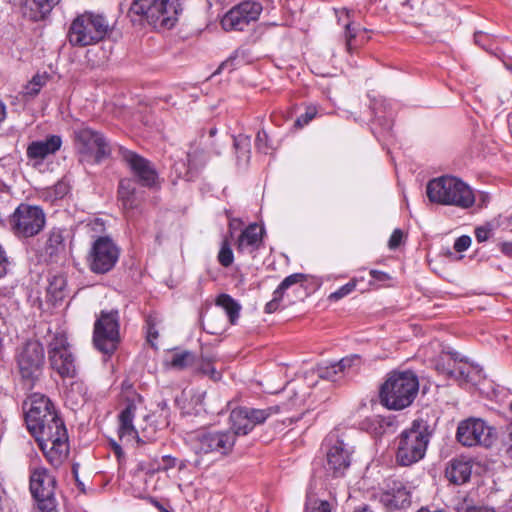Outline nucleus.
Listing matches in <instances>:
<instances>
[{"label": "nucleus", "instance_id": "bb28decb", "mask_svg": "<svg viewBox=\"0 0 512 512\" xmlns=\"http://www.w3.org/2000/svg\"><path fill=\"white\" fill-rule=\"evenodd\" d=\"M472 468L473 461L470 458H454L448 463L445 476L451 483L462 485L470 480Z\"/></svg>", "mask_w": 512, "mask_h": 512}, {"label": "nucleus", "instance_id": "3c124183", "mask_svg": "<svg viewBox=\"0 0 512 512\" xmlns=\"http://www.w3.org/2000/svg\"><path fill=\"white\" fill-rule=\"evenodd\" d=\"M200 156H201V153L196 150L193 152L187 153V156H186L187 167H188L187 174L190 175L189 176L190 178L193 176V172H196L199 168V166L197 164V159Z\"/></svg>", "mask_w": 512, "mask_h": 512}, {"label": "nucleus", "instance_id": "a878e982", "mask_svg": "<svg viewBox=\"0 0 512 512\" xmlns=\"http://www.w3.org/2000/svg\"><path fill=\"white\" fill-rule=\"evenodd\" d=\"M380 502L389 510L403 509L411 504V492L401 482L380 495Z\"/></svg>", "mask_w": 512, "mask_h": 512}, {"label": "nucleus", "instance_id": "c03bdc74", "mask_svg": "<svg viewBox=\"0 0 512 512\" xmlns=\"http://www.w3.org/2000/svg\"><path fill=\"white\" fill-rule=\"evenodd\" d=\"M305 279V275L302 273H294L283 279V281L276 288L277 291L284 295L285 291L291 286L302 282Z\"/></svg>", "mask_w": 512, "mask_h": 512}, {"label": "nucleus", "instance_id": "cd10ccee", "mask_svg": "<svg viewBox=\"0 0 512 512\" xmlns=\"http://www.w3.org/2000/svg\"><path fill=\"white\" fill-rule=\"evenodd\" d=\"M61 0H25L22 6L23 16L33 22L46 20L53 8Z\"/></svg>", "mask_w": 512, "mask_h": 512}, {"label": "nucleus", "instance_id": "ddd939ff", "mask_svg": "<svg viewBox=\"0 0 512 512\" xmlns=\"http://www.w3.org/2000/svg\"><path fill=\"white\" fill-rule=\"evenodd\" d=\"M280 406H270L265 409L238 407L231 411L229 421L230 432L238 435H247L256 425L263 424L270 416L279 413Z\"/></svg>", "mask_w": 512, "mask_h": 512}, {"label": "nucleus", "instance_id": "6ab92c4d", "mask_svg": "<svg viewBox=\"0 0 512 512\" xmlns=\"http://www.w3.org/2000/svg\"><path fill=\"white\" fill-rule=\"evenodd\" d=\"M453 363L447 362L441 374L453 378L460 383H471L477 385L484 379L483 369L466 358L460 357L457 352L452 353Z\"/></svg>", "mask_w": 512, "mask_h": 512}, {"label": "nucleus", "instance_id": "f3484780", "mask_svg": "<svg viewBox=\"0 0 512 512\" xmlns=\"http://www.w3.org/2000/svg\"><path fill=\"white\" fill-rule=\"evenodd\" d=\"M75 141L79 152L93 155L96 163H100L111 154L110 145L104 135L90 128L75 131Z\"/></svg>", "mask_w": 512, "mask_h": 512}, {"label": "nucleus", "instance_id": "338daca9", "mask_svg": "<svg viewBox=\"0 0 512 512\" xmlns=\"http://www.w3.org/2000/svg\"><path fill=\"white\" fill-rule=\"evenodd\" d=\"M6 118V106L2 101H0V123L3 122Z\"/></svg>", "mask_w": 512, "mask_h": 512}, {"label": "nucleus", "instance_id": "6e6d98bb", "mask_svg": "<svg viewBox=\"0 0 512 512\" xmlns=\"http://www.w3.org/2000/svg\"><path fill=\"white\" fill-rule=\"evenodd\" d=\"M110 445L117 458L119 465L122 466L125 463L126 457L121 445L114 440L110 442Z\"/></svg>", "mask_w": 512, "mask_h": 512}, {"label": "nucleus", "instance_id": "864d4df0", "mask_svg": "<svg viewBox=\"0 0 512 512\" xmlns=\"http://www.w3.org/2000/svg\"><path fill=\"white\" fill-rule=\"evenodd\" d=\"M403 239V232L400 229H395L390 236L388 246L391 250L398 248Z\"/></svg>", "mask_w": 512, "mask_h": 512}, {"label": "nucleus", "instance_id": "4468645a", "mask_svg": "<svg viewBox=\"0 0 512 512\" xmlns=\"http://www.w3.org/2000/svg\"><path fill=\"white\" fill-rule=\"evenodd\" d=\"M325 446L327 447L326 471L333 477L343 476L351 465L353 447L345 443L336 433H330L325 438Z\"/></svg>", "mask_w": 512, "mask_h": 512}, {"label": "nucleus", "instance_id": "4be33fe9", "mask_svg": "<svg viewBox=\"0 0 512 512\" xmlns=\"http://www.w3.org/2000/svg\"><path fill=\"white\" fill-rule=\"evenodd\" d=\"M396 462L400 466H411L416 462V420L398 436Z\"/></svg>", "mask_w": 512, "mask_h": 512}, {"label": "nucleus", "instance_id": "58836bf2", "mask_svg": "<svg viewBox=\"0 0 512 512\" xmlns=\"http://www.w3.org/2000/svg\"><path fill=\"white\" fill-rule=\"evenodd\" d=\"M161 320L157 314L151 313L146 316L145 319V329H146V337L147 341L154 346V341L157 340L159 336L158 325Z\"/></svg>", "mask_w": 512, "mask_h": 512}, {"label": "nucleus", "instance_id": "412c9836", "mask_svg": "<svg viewBox=\"0 0 512 512\" xmlns=\"http://www.w3.org/2000/svg\"><path fill=\"white\" fill-rule=\"evenodd\" d=\"M118 201L127 218L133 216L134 211L139 208L143 195L137 188V183L134 178L121 179L118 185Z\"/></svg>", "mask_w": 512, "mask_h": 512}, {"label": "nucleus", "instance_id": "aec40b11", "mask_svg": "<svg viewBox=\"0 0 512 512\" xmlns=\"http://www.w3.org/2000/svg\"><path fill=\"white\" fill-rule=\"evenodd\" d=\"M370 108L374 114L373 133L379 136H388L393 127V103L381 96L370 99Z\"/></svg>", "mask_w": 512, "mask_h": 512}, {"label": "nucleus", "instance_id": "79ce46f5", "mask_svg": "<svg viewBox=\"0 0 512 512\" xmlns=\"http://www.w3.org/2000/svg\"><path fill=\"white\" fill-rule=\"evenodd\" d=\"M370 422L374 426V430L376 433L383 434L386 432V429L388 427H391L394 424V417L374 415L370 419Z\"/></svg>", "mask_w": 512, "mask_h": 512}, {"label": "nucleus", "instance_id": "20e7f679", "mask_svg": "<svg viewBox=\"0 0 512 512\" xmlns=\"http://www.w3.org/2000/svg\"><path fill=\"white\" fill-rule=\"evenodd\" d=\"M416 394V373L413 370L391 371L380 386V403L389 410H403L410 406Z\"/></svg>", "mask_w": 512, "mask_h": 512}, {"label": "nucleus", "instance_id": "f257e3e1", "mask_svg": "<svg viewBox=\"0 0 512 512\" xmlns=\"http://www.w3.org/2000/svg\"><path fill=\"white\" fill-rule=\"evenodd\" d=\"M25 422L46 460L53 467H59L69 453L68 434L50 399L34 394L25 413Z\"/></svg>", "mask_w": 512, "mask_h": 512}, {"label": "nucleus", "instance_id": "49530a36", "mask_svg": "<svg viewBox=\"0 0 512 512\" xmlns=\"http://www.w3.org/2000/svg\"><path fill=\"white\" fill-rule=\"evenodd\" d=\"M305 512H331V506L326 500H309L306 503Z\"/></svg>", "mask_w": 512, "mask_h": 512}, {"label": "nucleus", "instance_id": "72a5a7b5", "mask_svg": "<svg viewBox=\"0 0 512 512\" xmlns=\"http://www.w3.org/2000/svg\"><path fill=\"white\" fill-rule=\"evenodd\" d=\"M436 426V421L431 424H424L418 421V461L421 460L426 453L430 437L433 435Z\"/></svg>", "mask_w": 512, "mask_h": 512}, {"label": "nucleus", "instance_id": "1a4fd4ad", "mask_svg": "<svg viewBox=\"0 0 512 512\" xmlns=\"http://www.w3.org/2000/svg\"><path fill=\"white\" fill-rule=\"evenodd\" d=\"M46 223L43 209L37 205L21 203L11 214L9 224L18 238H30L39 234Z\"/></svg>", "mask_w": 512, "mask_h": 512}, {"label": "nucleus", "instance_id": "4c0bfd02", "mask_svg": "<svg viewBox=\"0 0 512 512\" xmlns=\"http://www.w3.org/2000/svg\"><path fill=\"white\" fill-rule=\"evenodd\" d=\"M317 372L320 378L332 382H337L344 376L336 362L320 365Z\"/></svg>", "mask_w": 512, "mask_h": 512}, {"label": "nucleus", "instance_id": "37998d69", "mask_svg": "<svg viewBox=\"0 0 512 512\" xmlns=\"http://www.w3.org/2000/svg\"><path fill=\"white\" fill-rule=\"evenodd\" d=\"M358 281L359 280L357 278L351 279L348 283L339 287L336 291L331 293L329 298L331 300L336 301L344 298L345 296L349 295L356 289Z\"/></svg>", "mask_w": 512, "mask_h": 512}, {"label": "nucleus", "instance_id": "4d7b16f0", "mask_svg": "<svg viewBox=\"0 0 512 512\" xmlns=\"http://www.w3.org/2000/svg\"><path fill=\"white\" fill-rule=\"evenodd\" d=\"M65 286V282L62 277H55L52 282H50L48 290L52 294H56L58 291H62ZM57 297V295H55Z\"/></svg>", "mask_w": 512, "mask_h": 512}, {"label": "nucleus", "instance_id": "052dcab7", "mask_svg": "<svg viewBox=\"0 0 512 512\" xmlns=\"http://www.w3.org/2000/svg\"><path fill=\"white\" fill-rule=\"evenodd\" d=\"M505 452L512 458V424L508 427V436L504 441Z\"/></svg>", "mask_w": 512, "mask_h": 512}, {"label": "nucleus", "instance_id": "2f4dec72", "mask_svg": "<svg viewBox=\"0 0 512 512\" xmlns=\"http://www.w3.org/2000/svg\"><path fill=\"white\" fill-rule=\"evenodd\" d=\"M216 305L224 309L232 325L237 323L241 305L234 298L229 294L222 293L216 298Z\"/></svg>", "mask_w": 512, "mask_h": 512}, {"label": "nucleus", "instance_id": "473e14b6", "mask_svg": "<svg viewBox=\"0 0 512 512\" xmlns=\"http://www.w3.org/2000/svg\"><path fill=\"white\" fill-rule=\"evenodd\" d=\"M335 12H336V16L338 17L339 23H341L343 21L342 20L343 16H345L347 18V20L345 22H343V25L345 28L344 36H345V40H346L347 50L351 51L352 48L354 47V40H355L358 32L360 31V27H359V25L355 26L352 23V21L350 20L349 11L347 9H342L341 11L335 10Z\"/></svg>", "mask_w": 512, "mask_h": 512}, {"label": "nucleus", "instance_id": "69168bd1", "mask_svg": "<svg viewBox=\"0 0 512 512\" xmlns=\"http://www.w3.org/2000/svg\"><path fill=\"white\" fill-rule=\"evenodd\" d=\"M151 502L160 512H174L172 509L165 507L162 503L155 499H152Z\"/></svg>", "mask_w": 512, "mask_h": 512}, {"label": "nucleus", "instance_id": "7ed1b4c3", "mask_svg": "<svg viewBox=\"0 0 512 512\" xmlns=\"http://www.w3.org/2000/svg\"><path fill=\"white\" fill-rule=\"evenodd\" d=\"M178 14L177 0H133L127 16L133 24L145 21L155 29H170L176 24Z\"/></svg>", "mask_w": 512, "mask_h": 512}, {"label": "nucleus", "instance_id": "e2e57ef3", "mask_svg": "<svg viewBox=\"0 0 512 512\" xmlns=\"http://www.w3.org/2000/svg\"><path fill=\"white\" fill-rule=\"evenodd\" d=\"M201 370L204 374H210L213 379H217V377L219 376L216 369L210 363H205L201 367Z\"/></svg>", "mask_w": 512, "mask_h": 512}, {"label": "nucleus", "instance_id": "6e6552de", "mask_svg": "<svg viewBox=\"0 0 512 512\" xmlns=\"http://www.w3.org/2000/svg\"><path fill=\"white\" fill-rule=\"evenodd\" d=\"M191 449L197 455L218 453L228 455L235 445L234 433L225 431L197 430L188 435Z\"/></svg>", "mask_w": 512, "mask_h": 512}, {"label": "nucleus", "instance_id": "c756f323", "mask_svg": "<svg viewBox=\"0 0 512 512\" xmlns=\"http://www.w3.org/2000/svg\"><path fill=\"white\" fill-rule=\"evenodd\" d=\"M264 228L256 223L248 225L240 234L237 240V250L243 252L249 249L250 252L259 249L262 244Z\"/></svg>", "mask_w": 512, "mask_h": 512}, {"label": "nucleus", "instance_id": "bf43d9fd", "mask_svg": "<svg viewBox=\"0 0 512 512\" xmlns=\"http://www.w3.org/2000/svg\"><path fill=\"white\" fill-rule=\"evenodd\" d=\"M413 10V5L411 4V0H405L402 5H401V10H400V13L406 17L405 18V21L406 22H410L413 18V15H408V11H411Z\"/></svg>", "mask_w": 512, "mask_h": 512}, {"label": "nucleus", "instance_id": "de8ad7c7", "mask_svg": "<svg viewBox=\"0 0 512 512\" xmlns=\"http://www.w3.org/2000/svg\"><path fill=\"white\" fill-rule=\"evenodd\" d=\"M256 148L263 153H268L269 149H271V145L269 143V137L265 130L258 131L255 139Z\"/></svg>", "mask_w": 512, "mask_h": 512}, {"label": "nucleus", "instance_id": "9b49d317", "mask_svg": "<svg viewBox=\"0 0 512 512\" xmlns=\"http://www.w3.org/2000/svg\"><path fill=\"white\" fill-rule=\"evenodd\" d=\"M48 359L51 368L62 378H75L77 366L70 344L63 332H57L48 343Z\"/></svg>", "mask_w": 512, "mask_h": 512}, {"label": "nucleus", "instance_id": "e433bc0d", "mask_svg": "<svg viewBox=\"0 0 512 512\" xmlns=\"http://www.w3.org/2000/svg\"><path fill=\"white\" fill-rule=\"evenodd\" d=\"M195 361L196 356L190 351L176 352L171 357L170 367L177 370H183L194 365Z\"/></svg>", "mask_w": 512, "mask_h": 512}, {"label": "nucleus", "instance_id": "09e8293b", "mask_svg": "<svg viewBox=\"0 0 512 512\" xmlns=\"http://www.w3.org/2000/svg\"><path fill=\"white\" fill-rule=\"evenodd\" d=\"M317 115V109L315 106H308L305 113L301 114L295 121V125L303 127L312 121Z\"/></svg>", "mask_w": 512, "mask_h": 512}, {"label": "nucleus", "instance_id": "5fc2aeb1", "mask_svg": "<svg viewBox=\"0 0 512 512\" xmlns=\"http://www.w3.org/2000/svg\"><path fill=\"white\" fill-rule=\"evenodd\" d=\"M474 41H475V44H477L478 46L482 47L483 49H485L487 51L489 50L490 38L486 33L482 32V31L476 32L474 34Z\"/></svg>", "mask_w": 512, "mask_h": 512}, {"label": "nucleus", "instance_id": "a18cd8bd", "mask_svg": "<svg viewBox=\"0 0 512 512\" xmlns=\"http://www.w3.org/2000/svg\"><path fill=\"white\" fill-rule=\"evenodd\" d=\"M336 363L339 366L342 374L345 375V373H348L353 367L358 368L361 363V359L358 355H351L342 358L340 361Z\"/></svg>", "mask_w": 512, "mask_h": 512}, {"label": "nucleus", "instance_id": "39448f33", "mask_svg": "<svg viewBox=\"0 0 512 512\" xmlns=\"http://www.w3.org/2000/svg\"><path fill=\"white\" fill-rule=\"evenodd\" d=\"M109 30L106 18L102 15L84 13L71 23L67 38L74 47H85L102 41Z\"/></svg>", "mask_w": 512, "mask_h": 512}, {"label": "nucleus", "instance_id": "dca6fc26", "mask_svg": "<svg viewBox=\"0 0 512 512\" xmlns=\"http://www.w3.org/2000/svg\"><path fill=\"white\" fill-rule=\"evenodd\" d=\"M119 154L131 170L136 183L149 189L158 186V172L151 161L124 147L119 148Z\"/></svg>", "mask_w": 512, "mask_h": 512}, {"label": "nucleus", "instance_id": "c9c22d12", "mask_svg": "<svg viewBox=\"0 0 512 512\" xmlns=\"http://www.w3.org/2000/svg\"><path fill=\"white\" fill-rule=\"evenodd\" d=\"M471 243L472 240L470 236L462 235L455 240L453 245L454 251H452L450 248H447L444 252V255L450 261H460L464 258V256L460 253L466 251L471 246Z\"/></svg>", "mask_w": 512, "mask_h": 512}, {"label": "nucleus", "instance_id": "680f3d73", "mask_svg": "<svg viewBox=\"0 0 512 512\" xmlns=\"http://www.w3.org/2000/svg\"><path fill=\"white\" fill-rule=\"evenodd\" d=\"M370 275H371L372 279L375 281L384 282V281H387L390 279L389 274H387L386 272H383V271L375 270V269L370 271Z\"/></svg>", "mask_w": 512, "mask_h": 512}, {"label": "nucleus", "instance_id": "f03ea898", "mask_svg": "<svg viewBox=\"0 0 512 512\" xmlns=\"http://www.w3.org/2000/svg\"><path fill=\"white\" fill-rule=\"evenodd\" d=\"M426 195L431 203L468 209L475 203L472 189L461 179L443 175L431 179L426 185Z\"/></svg>", "mask_w": 512, "mask_h": 512}, {"label": "nucleus", "instance_id": "f8f14e48", "mask_svg": "<svg viewBox=\"0 0 512 512\" xmlns=\"http://www.w3.org/2000/svg\"><path fill=\"white\" fill-rule=\"evenodd\" d=\"M55 485V477L46 468L31 470L29 489L41 512H57Z\"/></svg>", "mask_w": 512, "mask_h": 512}, {"label": "nucleus", "instance_id": "423d86ee", "mask_svg": "<svg viewBox=\"0 0 512 512\" xmlns=\"http://www.w3.org/2000/svg\"><path fill=\"white\" fill-rule=\"evenodd\" d=\"M45 352L43 345L37 340H29L19 347L15 354V362L23 385L32 389L43 372Z\"/></svg>", "mask_w": 512, "mask_h": 512}, {"label": "nucleus", "instance_id": "b1692460", "mask_svg": "<svg viewBox=\"0 0 512 512\" xmlns=\"http://www.w3.org/2000/svg\"><path fill=\"white\" fill-rule=\"evenodd\" d=\"M62 146L59 135H49L44 140L32 141L26 150L29 160L43 161L47 156L55 154Z\"/></svg>", "mask_w": 512, "mask_h": 512}, {"label": "nucleus", "instance_id": "603ef678", "mask_svg": "<svg viewBox=\"0 0 512 512\" xmlns=\"http://www.w3.org/2000/svg\"><path fill=\"white\" fill-rule=\"evenodd\" d=\"M282 297H283V294L275 289V291L273 292V298L265 305V308H264L265 313L270 314V313L275 312L280 306Z\"/></svg>", "mask_w": 512, "mask_h": 512}, {"label": "nucleus", "instance_id": "393cba45", "mask_svg": "<svg viewBox=\"0 0 512 512\" xmlns=\"http://www.w3.org/2000/svg\"><path fill=\"white\" fill-rule=\"evenodd\" d=\"M66 230L54 227L48 234L43 248L47 261L57 262L65 256L66 252Z\"/></svg>", "mask_w": 512, "mask_h": 512}, {"label": "nucleus", "instance_id": "7c9ffc66", "mask_svg": "<svg viewBox=\"0 0 512 512\" xmlns=\"http://www.w3.org/2000/svg\"><path fill=\"white\" fill-rule=\"evenodd\" d=\"M250 58V50L244 46H240L234 50L233 53L225 61L221 63L218 70H228L231 72L238 66L248 63Z\"/></svg>", "mask_w": 512, "mask_h": 512}, {"label": "nucleus", "instance_id": "2eb2a0df", "mask_svg": "<svg viewBox=\"0 0 512 512\" xmlns=\"http://www.w3.org/2000/svg\"><path fill=\"white\" fill-rule=\"evenodd\" d=\"M456 439L466 447H490L495 439V430L480 418H468L459 423Z\"/></svg>", "mask_w": 512, "mask_h": 512}, {"label": "nucleus", "instance_id": "a211bd4d", "mask_svg": "<svg viewBox=\"0 0 512 512\" xmlns=\"http://www.w3.org/2000/svg\"><path fill=\"white\" fill-rule=\"evenodd\" d=\"M262 9V5L258 2H241L224 15L221 25L226 31H243L251 22L259 18Z\"/></svg>", "mask_w": 512, "mask_h": 512}, {"label": "nucleus", "instance_id": "0eeeda50", "mask_svg": "<svg viewBox=\"0 0 512 512\" xmlns=\"http://www.w3.org/2000/svg\"><path fill=\"white\" fill-rule=\"evenodd\" d=\"M120 342V315L118 310H102L93 328V344L106 355L113 354Z\"/></svg>", "mask_w": 512, "mask_h": 512}, {"label": "nucleus", "instance_id": "9d476101", "mask_svg": "<svg viewBox=\"0 0 512 512\" xmlns=\"http://www.w3.org/2000/svg\"><path fill=\"white\" fill-rule=\"evenodd\" d=\"M120 248L109 236H98L91 244L87 256L88 267L95 274L110 272L118 262Z\"/></svg>", "mask_w": 512, "mask_h": 512}, {"label": "nucleus", "instance_id": "f704fd0d", "mask_svg": "<svg viewBox=\"0 0 512 512\" xmlns=\"http://www.w3.org/2000/svg\"><path fill=\"white\" fill-rule=\"evenodd\" d=\"M233 145L236 150L237 160L247 163L251 153V138L245 134L233 137Z\"/></svg>", "mask_w": 512, "mask_h": 512}, {"label": "nucleus", "instance_id": "ea45409f", "mask_svg": "<svg viewBox=\"0 0 512 512\" xmlns=\"http://www.w3.org/2000/svg\"><path fill=\"white\" fill-rule=\"evenodd\" d=\"M45 78L40 75H35L23 88L22 94L28 98L37 96L41 88L45 85Z\"/></svg>", "mask_w": 512, "mask_h": 512}, {"label": "nucleus", "instance_id": "8fccbe9b", "mask_svg": "<svg viewBox=\"0 0 512 512\" xmlns=\"http://www.w3.org/2000/svg\"><path fill=\"white\" fill-rule=\"evenodd\" d=\"M492 226L485 224L475 228V238L479 243L487 241L492 235Z\"/></svg>", "mask_w": 512, "mask_h": 512}, {"label": "nucleus", "instance_id": "0e129e2a", "mask_svg": "<svg viewBox=\"0 0 512 512\" xmlns=\"http://www.w3.org/2000/svg\"><path fill=\"white\" fill-rule=\"evenodd\" d=\"M499 249L504 255L512 258V241L500 243Z\"/></svg>", "mask_w": 512, "mask_h": 512}, {"label": "nucleus", "instance_id": "774afa93", "mask_svg": "<svg viewBox=\"0 0 512 512\" xmlns=\"http://www.w3.org/2000/svg\"><path fill=\"white\" fill-rule=\"evenodd\" d=\"M353 512H372L367 505H362L354 509Z\"/></svg>", "mask_w": 512, "mask_h": 512}, {"label": "nucleus", "instance_id": "5701e85b", "mask_svg": "<svg viewBox=\"0 0 512 512\" xmlns=\"http://www.w3.org/2000/svg\"><path fill=\"white\" fill-rule=\"evenodd\" d=\"M421 356L423 358V362L430 365L434 368L439 374L443 370H446L444 367L447 362L453 363L452 361V351L446 350L441 342L438 340L430 341L427 345H422L420 348Z\"/></svg>", "mask_w": 512, "mask_h": 512}, {"label": "nucleus", "instance_id": "c85d7f7f", "mask_svg": "<svg viewBox=\"0 0 512 512\" xmlns=\"http://www.w3.org/2000/svg\"><path fill=\"white\" fill-rule=\"evenodd\" d=\"M136 407L128 404L119 414L118 437L124 444L138 439V432L133 425Z\"/></svg>", "mask_w": 512, "mask_h": 512}, {"label": "nucleus", "instance_id": "13d9d810", "mask_svg": "<svg viewBox=\"0 0 512 512\" xmlns=\"http://www.w3.org/2000/svg\"><path fill=\"white\" fill-rule=\"evenodd\" d=\"M9 261L5 250L0 245V278L7 274Z\"/></svg>", "mask_w": 512, "mask_h": 512}, {"label": "nucleus", "instance_id": "a19ab883", "mask_svg": "<svg viewBox=\"0 0 512 512\" xmlns=\"http://www.w3.org/2000/svg\"><path fill=\"white\" fill-rule=\"evenodd\" d=\"M218 261L223 267H229L234 261L233 251L230 243L227 239H224L221 244L220 251L218 253Z\"/></svg>", "mask_w": 512, "mask_h": 512}]
</instances>
